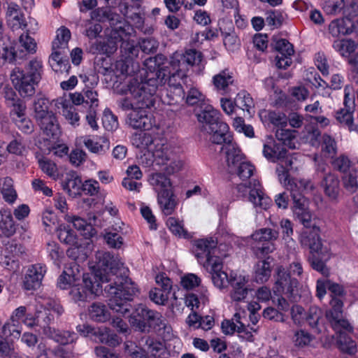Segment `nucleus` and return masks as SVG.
<instances>
[{"instance_id": "1", "label": "nucleus", "mask_w": 358, "mask_h": 358, "mask_svg": "<svg viewBox=\"0 0 358 358\" xmlns=\"http://www.w3.org/2000/svg\"><path fill=\"white\" fill-rule=\"evenodd\" d=\"M96 259L95 278L101 282H110L105 287L104 292L111 310L124 317L129 315V323L136 331L170 332L171 328L162 314L145 305H138L130 315L131 305L129 301L138 293V289L131 279L118 276L117 271L124 265L120 259L114 257L108 252L99 251L96 254Z\"/></svg>"}, {"instance_id": "2", "label": "nucleus", "mask_w": 358, "mask_h": 358, "mask_svg": "<svg viewBox=\"0 0 358 358\" xmlns=\"http://www.w3.org/2000/svg\"><path fill=\"white\" fill-rule=\"evenodd\" d=\"M153 73L148 75L147 82L139 83L138 78H131L127 90L135 101L136 106L128 115V124L134 129L149 130L155 124L153 115L148 109L156 101V89L160 81L154 79Z\"/></svg>"}, {"instance_id": "3", "label": "nucleus", "mask_w": 358, "mask_h": 358, "mask_svg": "<svg viewBox=\"0 0 358 358\" xmlns=\"http://www.w3.org/2000/svg\"><path fill=\"white\" fill-rule=\"evenodd\" d=\"M144 67L139 70L132 78H138L139 83L147 82L148 75L150 73L155 74V80L160 81L156 89V100L159 99L164 103L173 105L185 98V92L181 85L180 80L187 76H180L178 71L173 67L168 71L160 67L157 62V58L150 57L145 60Z\"/></svg>"}, {"instance_id": "4", "label": "nucleus", "mask_w": 358, "mask_h": 358, "mask_svg": "<svg viewBox=\"0 0 358 358\" xmlns=\"http://www.w3.org/2000/svg\"><path fill=\"white\" fill-rule=\"evenodd\" d=\"M292 169V162L287 159L281 163L277 169V173L280 183L290 192L293 200V212L295 215L301 214L302 211L308 209V201L303 196V193L312 191L314 185L310 180L290 179L289 171Z\"/></svg>"}, {"instance_id": "5", "label": "nucleus", "mask_w": 358, "mask_h": 358, "mask_svg": "<svg viewBox=\"0 0 358 358\" xmlns=\"http://www.w3.org/2000/svg\"><path fill=\"white\" fill-rule=\"evenodd\" d=\"M196 114L202 129L211 136L210 140L215 144L226 145L233 141L228 124L221 120L220 113L215 109L210 102Z\"/></svg>"}, {"instance_id": "6", "label": "nucleus", "mask_w": 358, "mask_h": 358, "mask_svg": "<svg viewBox=\"0 0 358 358\" xmlns=\"http://www.w3.org/2000/svg\"><path fill=\"white\" fill-rule=\"evenodd\" d=\"M42 61L31 60L24 69L15 67L10 73V80L22 97L33 96L36 87L41 79Z\"/></svg>"}, {"instance_id": "7", "label": "nucleus", "mask_w": 358, "mask_h": 358, "mask_svg": "<svg viewBox=\"0 0 358 358\" xmlns=\"http://www.w3.org/2000/svg\"><path fill=\"white\" fill-rule=\"evenodd\" d=\"M288 273L285 268L280 266L277 268L275 275V282L273 290L276 295H285L289 298L294 297L297 292L299 280L293 276L301 278L303 273L301 261L296 259L292 262L288 268Z\"/></svg>"}, {"instance_id": "8", "label": "nucleus", "mask_w": 358, "mask_h": 358, "mask_svg": "<svg viewBox=\"0 0 358 358\" xmlns=\"http://www.w3.org/2000/svg\"><path fill=\"white\" fill-rule=\"evenodd\" d=\"M174 147L168 143L164 139L158 138L146 158V166L155 164L157 166L169 165L166 171L169 174L179 171L183 166L184 162L181 159H176Z\"/></svg>"}, {"instance_id": "9", "label": "nucleus", "mask_w": 358, "mask_h": 358, "mask_svg": "<svg viewBox=\"0 0 358 358\" xmlns=\"http://www.w3.org/2000/svg\"><path fill=\"white\" fill-rule=\"evenodd\" d=\"M222 246L221 241L217 237L196 239L192 243V252L198 263L208 270L209 264L217 259L227 257V252L221 251Z\"/></svg>"}, {"instance_id": "10", "label": "nucleus", "mask_w": 358, "mask_h": 358, "mask_svg": "<svg viewBox=\"0 0 358 358\" xmlns=\"http://www.w3.org/2000/svg\"><path fill=\"white\" fill-rule=\"evenodd\" d=\"M222 150L225 153L229 172L236 171L243 181L254 178L255 172L254 165L243 160V155L236 143L232 141L229 143L223 145Z\"/></svg>"}, {"instance_id": "11", "label": "nucleus", "mask_w": 358, "mask_h": 358, "mask_svg": "<svg viewBox=\"0 0 358 358\" xmlns=\"http://www.w3.org/2000/svg\"><path fill=\"white\" fill-rule=\"evenodd\" d=\"M327 289L331 293V308L326 312V317L331 326L337 329L342 327L348 331L352 330V326L346 320L343 319V301L338 297L345 294L343 285L327 280Z\"/></svg>"}, {"instance_id": "12", "label": "nucleus", "mask_w": 358, "mask_h": 358, "mask_svg": "<svg viewBox=\"0 0 358 358\" xmlns=\"http://www.w3.org/2000/svg\"><path fill=\"white\" fill-rule=\"evenodd\" d=\"M238 196L246 198L255 208L266 210L271 204V199L266 195L259 181L251 178L248 183H240L236 186Z\"/></svg>"}, {"instance_id": "13", "label": "nucleus", "mask_w": 358, "mask_h": 358, "mask_svg": "<svg viewBox=\"0 0 358 358\" xmlns=\"http://www.w3.org/2000/svg\"><path fill=\"white\" fill-rule=\"evenodd\" d=\"M133 31L134 29L131 25L119 21L118 24L113 29V36L115 41L108 40L107 44L103 43L101 45V51L104 54L110 55L116 51L117 48V42L122 41V49L128 52L129 55H136L138 50L134 41L125 39Z\"/></svg>"}, {"instance_id": "14", "label": "nucleus", "mask_w": 358, "mask_h": 358, "mask_svg": "<svg viewBox=\"0 0 358 358\" xmlns=\"http://www.w3.org/2000/svg\"><path fill=\"white\" fill-rule=\"evenodd\" d=\"M64 313L62 306L56 301L48 302L43 310L38 311L36 317L31 315H27L23 320V323L28 327L32 328L35 326L39 327L43 329L45 334V329L55 320V315H61Z\"/></svg>"}, {"instance_id": "15", "label": "nucleus", "mask_w": 358, "mask_h": 358, "mask_svg": "<svg viewBox=\"0 0 358 358\" xmlns=\"http://www.w3.org/2000/svg\"><path fill=\"white\" fill-rule=\"evenodd\" d=\"M202 60L201 52L188 49L185 52H175L170 57V67L178 69L180 76H187L189 66H199Z\"/></svg>"}, {"instance_id": "16", "label": "nucleus", "mask_w": 358, "mask_h": 358, "mask_svg": "<svg viewBox=\"0 0 358 358\" xmlns=\"http://www.w3.org/2000/svg\"><path fill=\"white\" fill-rule=\"evenodd\" d=\"M101 292L102 287L99 282H93L90 278L83 275L82 282H77L71 287L69 294L76 303L80 304L98 296Z\"/></svg>"}, {"instance_id": "17", "label": "nucleus", "mask_w": 358, "mask_h": 358, "mask_svg": "<svg viewBox=\"0 0 358 358\" xmlns=\"http://www.w3.org/2000/svg\"><path fill=\"white\" fill-rule=\"evenodd\" d=\"M320 229L313 226L311 229H304L300 234L299 241L303 248L310 250V253H317L324 258L330 256V250L324 245L320 236Z\"/></svg>"}, {"instance_id": "18", "label": "nucleus", "mask_w": 358, "mask_h": 358, "mask_svg": "<svg viewBox=\"0 0 358 358\" xmlns=\"http://www.w3.org/2000/svg\"><path fill=\"white\" fill-rule=\"evenodd\" d=\"M155 280L159 287L151 289L149 292V297L155 303L164 305L169 298L172 289V282L165 273L157 274Z\"/></svg>"}, {"instance_id": "19", "label": "nucleus", "mask_w": 358, "mask_h": 358, "mask_svg": "<svg viewBox=\"0 0 358 358\" xmlns=\"http://www.w3.org/2000/svg\"><path fill=\"white\" fill-rule=\"evenodd\" d=\"M275 48L278 52L275 57V65L278 69H285L292 63V57L294 53L293 45L285 38L275 41Z\"/></svg>"}, {"instance_id": "20", "label": "nucleus", "mask_w": 358, "mask_h": 358, "mask_svg": "<svg viewBox=\"0 0 358 358\" xmlns=\"http://www.w3.org/2000/svg\"><path fill=\"white\" fill-rule=\"evenodd\" d=\"M83 274L80 264L76 262H70L67 264L62 275L57 280V285L60 289L71 288L77 282L80 280Z\"/></svg>"}, {"instance_id": "21", "label": "nucleus", "mask_w": 358, "mask_h": 358, "mask_svg": "<svg viewBox=\"0 0 358 358\" xmlns=\"http://www.w3.org/2000/svg\"><path fill=\"white\" fill-rule=\"evenodd\" d=\"M46 271V266L41 264L30 266L23 278V288L27 290H33L38 288L41 285Z\"/></svg>"}, {"instance_id": "22", "label": "nucleus", "mask_w": 358, "mask_h": 358, "mask_svg": "<svg viewBox=\"0 0 358 358\" xmlns=\"http://www.w3.org/2000/svg\"><path fill=\"white\" fill-rule=\"evenodd\" d=\"M287 151L284 148L277 145L272 137L268 138L266 143L264 144L263 155L264 156L271 162H276L279 160V163L276 170L279 166L287 159L291 160L293 163L292 158L286 156Z\"/></svg>"}, {"instance_id": "23", "label": "nucleus", "mask_w": 358, "mask_h": 358, "mask_svg": "<svg viewBox=\"0 0 358 358\" xmlns=\"http://www.w3.org/2000/svg\"><path fill=\"white\" fill-rule=\"evenodd\" d=\"M217 259L215 262L209 264V270L212 275V280L215 287L219 289H223L231 283V275L222 271V259Z\"/></svg>"}, {"instance_id": "24", "label": "nucleus", "mask_w": 358, "mask_h": 358, "mask_svg": "<svg viewBox=\"0 0 358 358\" xmlns=\"http://www.w3.org/2000/svg\"><path fill=\"white\" fill-rule=\"evenodd\" d=\"M148 182L157 196L173 192L171 179L164 173L157 172L151 174Z\"/></svg>"}, {"instance_id": "25", "label": "nucleus", "mask_w": 358, "mask_h": 358, "mask_svg": "<svg viewBox=\"0 0 358 358\" xmlns=\"http://www.w3.org/2000/svg\"><path fill=\"white\" fill-rule=\"evenodd\" d=\"M248 278L242 275L231 274V291L230 293L231 298L233 301H241L246 298L248 289L246 283Z\"/></svg>"}, {"instance_id": "26", "label": "nucleus", "mask_w": 358, "mask_h": 358, "mask_svg": "<svg viewBox=\"0 0 358 358\" xmlns=\"http://www.w3.org/2000/svg\"><path fill=\"white\" fill-rule=\"evenodd\" d=\"M124 224L119 222L113 225L111 229L106 231L104 240L110 248L120 249L124 243Z\"/></svg>"}, {"instance_id": "27", "label": "nucleus", "mask_w": 358, "mask_h": 358, "mask_svg": "<svg viewBox=\"0 0 358 358\" xmlns=\"http://www.w3.org/2000/svg\"><path fill=\"white\" fill-rule=\"evenodd\" d=\"M7 23L13 30L24 29L27 22L24 14L19 6L15 3H10L7 10Z\"/></svg>"}, {"instance_id": "28", "label": "nucleus", "mask_w": 358, "mask_h": 358, "mask_svg": "<svg viewBox=\"0 0 358 358\" xmlns=\"http://www.w3.org/2000/svg\"><path fill=\"white\" fill-rule=\"evenodd\" d=\"M66 55V50L52 49V52L49 57V64L54 71L69 73L71 66Z\"/></svg>"}, {"instance_id": "29", "label": "nucleus", "mask_w": 358, "mask_h": 358, "mask_svg": "<svg viewBox=\"0 0 358 358\" xmlns=\"http://www.w3.org/2000/svg\"><path fill=\"white\" fill-rule=\"evenodd\" d=\"M43 133L48 137L57 136L59 133V127L56 116L51 111L42 117L35 118Z\"/></svg>"}, {"instance_id": "30", "label": "nucleus", "mask_w": 358, "mask_h": 358, "mask_svg": "<svg viewBox=\"0 0 358 358\" xmlns=\"http://www.w3.org/2000/svg\"><path fill=\"white\" fill-rule=\"evenodd\" d=\"M353 27L352 20L348 17L337 18L332 20L328 27L329 34L333 37H338L341 35L345 36L352 34Z\"/></svg>"}, {"instance_id": "31", "label": "nucleus", "mask_w": 358, "mask_h": 358, "mask_svg": "<svg viewBox=\"0 0 358 358\" xmlns=\"http://www.w3.org/2000/svg\"><path fill=\"white\" fill-rule=\"evenodd\" d=\"M333 328L338 333L337 336L338 348L345 353L349 355L355 354L357 350V343L346 334V332H352L353 329L348 331L342 327H339L337 329L333 327Z\"/></svg>"}, {"instance_id": "32", "label": "nucleus", "mask_w": 358, "mask_h": 358, "mask_svg": "<svg viewBox=\"0 0 358 358\" xmlns=\"http://www.w3.org/2000/svg\"><path fill=\"white\" fill-rule=\"evenodd\" d=\"M57 105L59 108L61 107L62 115L70 124L74 127L79 125L80 117L70 100L60 97L57 99Z\"/></svg>"}, {"instance_id": "33", "label": "nucleus", "mask_w": 358, "mask_h": 358, "mask_svg": "<svg viewBox=\"0 0 358 358\" xmlns=\"http://www.w3.org/2000/svg\"><path fill=\"white\" fill-rule=\"evenodd\" d=\"M45 335L53 339L61 345L72 343L77 339V334L75 332L55 330L52 329L50 325H48L47 329H45Z\"/></svg>"}, {"instance_id": "34", "label": "nucleus", "mask_w": 358, "mask_h": 358, "mask_svg": "<svg viewBox=\"0 0 358 358\" xmlns=\"http://www.w3.org/2000/svg\"><path fill=\"white\" fill-rule=\"evenodd\" d=\"M213 83L217 91L225 94L234 83L233 73L227 69L223 70L213 77Z\"/></svg>"}, {"instance_id": "35", "label": "nucleus", "mask_w": 358, "mask_h": 358, "mask_svg": "<svg viewBox=\"0 0 358 358\" xmlns=\"http://www.w3.org/2000/svg\"><path fill=\"white\" fill-rule=\"evenodd\" d=\"M340 181L335 175L329 173L326 175L322 182L325 195L331 201L337 199L339 191Z\"/></svg>"}, {"instance_id": "36", "label": "nucleus", "mask_w": 358, "mask_h": 358, "mask_svg": "<svg viewBox=\"0 0 358 358\" xmlns=\"http://www.w3.org/2000/svg\"><path fill=\"white\" fill-rule=\"evenodd\" d=\"M234 103L236 108L241 109L244 112V116L251 117L255 113V103L250 94L245 91H241L238 93Z\"/></svg>"}, {"instance_id": "37", "label": "nucleus", "mask_w": 358, "mask_h": 358, "mask_svg": "<svg viewBox=\"0 0 358 358\" xmlns=\"http://www.w3.org/2000/svg\"><path fill=\"white\" fill-rule=\"evenodd\" d=\"M157 202L162 213L166 216L172 215L178 206L177 197L173 192L159 194L157 196Z\"/></svg>"}, {"instance_id": "38", "label": "nucleus", "mask_w": 358, "mask_h": 358, "mask_svg": "<svg viewBox=\"0 0 358 358\" xmlns=\"http://www.w3.org/2000/svg\"><path fill=\"white\" fill-rule=\"evenodd\" d=\"M332 47L341 57L349 58L357 48V43L350 38L335 40Z\"/></svg>"}, {"instance_id": "39", "label": "nucleus", "mask_w": 358, "mask_h": 358, "mask_svg": "<svg viewBox=\"0 0 358 358\" xmlns=\"http://www.w3.org/2000/svg\"><path fill=\"white\" fill-rule=\"evenodd\" d=\"M158 138H153L152 136L145 132L135 133L131 137V142L134 146L142 150H147L148 155L151 151L155 141Z\"/></svg>"}, {"instance_id": "40", "label": "nucleus", "mask_w": 358, "mask_h": 358, "mask_svg": "<svg viewBox=\"0 0 358 358\" xmlns=\"http://www.w3.org/2000/svg\"><path fill=\"white\" fill-rule=\"evenodd\" d=\"M145 346L148 352L155 358H167L169 355L164 344L154 338H146Z\"/></svg>"}, {"instance_id": "41", "label": "nucleus", "mask_w": 358, "mask_h": 358, "mask_svg": "<svg viewBox=\"0 0 358 358\" xmlns=\"http://www.w3.org/2000/svg\"><path fill=\"white\" fill-rule=\"evenodd\" d=\"M90 248L86 244L73 245L66 251L67 256L73 262L79 264L80 262H85L89 256Z\"/></svg>"}, {"instance_id": "42", "label": "nucleus", "mask_w": 358, "mask_h": 358, "mask_svg": "<svg viewBox=\"0 0 358 358\" xmlns=\"http://www.w3.org/2000/svg\"><path fill=\"white\" fill-rule=\"evenodd\" d=\"M90 317L96 322H105L110 319V313L106 306L101 303H93L89 308Z\"/></svg>"}, {"instance_id": "43", "label": "nucleus", "mask_w": 358, "mask_h": 358, "mask_svg": "<svg viewBox=\"0 0 358 358\" xmlns=\"http://www.w3.org/2000/svg\"><path fill=\"white\" fill-rule=\"evenodd\" d=\"M63 189L71 196L81 194L83 182L80 177L77 176H68L62 183Z\"/></svg>"}, {"instance_id": "44", "label": "nucleus", "mask_w": 358, "mask_h": 358, "mask_svg": "<svg viewBox=\"0 0 358 358\" xmlns=\"http://www.w3.org/2000/svg\"><path fill=\"white\" fill-rule=\"evenodd\" d=\"M185 102L189 106L197 104L200 108H203V106L208 103L210 101L199 88L192 87L187 92Z\"/></svg>"}, {"instance_id": "45", "label": "nucleus", "mask_w": 358, "mask_h": 358, "mask_svg": "<svg viewBox=\"0 0 358 358\" xmlns=\"http://www.w3.org/2000/svg\"><path fill=\"white\" fill-rule=\"evenodd\" d=\"M358 170L352 168L350 171L345 173L342 176V183L343 187L350 194L355 193L358 190Z\"/></svg>"}, {"instance_id": "46", "label": "nucleus", "mask_w": 358, "mask_h": 358, "mask_svg": "<svg viewBox=\"0 0 358 358\" xmlns=\"http://www.w3.org/2000/svg\"><path fill=\"white\" fill-rule=\"evenodd\" d=\"M125 9L127 10L125 13H124V15L129 21V22L132 24V26L140 29L144 33L150 34L152 32L153 29L151 27L144 29L145 17L143 13H141L140 11L131 12V10H128V8H126Z\"/></svg>"}, {"instance_id": "47", "label": "nucleus", "mask_w": 358, "mask_h": 358, "mask_svg": "<svg viewBox=\"0 0 358 358\" xmlns=\"http://www.w3.org/2000/svg\"><path fill=\"white\" fill-rule=\"evenodd\" d=\"M271 273V262L267 259L259 262L255 266V279L257 282H266Z\"/></svg>"}, {"instance_id": "48", "label": "nucleus", "mask_w": 358, "mask_h": 358, "mask_svg": "<svg viewBox=\"0 0 358 358\" xmlns=\"http://www.w3.org/2000/svg\"><path fill=\"white\" fill-rule=\"evenodd\" d=\"M39 168L49 178L57 180L59 177V171L57 164L46 157L42 156L38 159Z\"/></svg>"}, {"instance_id": "49", "label": "nucleus", "mask_w": 358, "mask_h": 358, "mask_svg": "<svg viewBox=\"0 0 358 358\" xmlns=\"http://www.w3.org/2000/svg\"><path fill=\"white\" fill-rule=\"evenodd\" d=\"M0 229L6 237H10L15 233L16 227L10 211L4 210V212L1 213Z\"/></svg>"}, {"instance_id": "50", "label": "nucleus", "mask_w": 358, "mask_h": 358, "mask_svg": "<svg viewBox=\"0 0 358 358\" xmlns=\"http://www.w3.org/2000/svg\"><path fill=\"white\" fill-rule=\"evenodd\" d=\"M23 56L22 51L18 54L15 50V48L11 43L0 45V60H1L2 63H12L15 61L17 58H21Z\"/></svg>"}, {"instance_id": "51", "label": "nucleus", "mask_w": 358, "mask_h": 358, "mask_svg": "<svg viewBox=\"0 0 358 358\" xmlns=\"http://www.w3.org/2000/svg\"><path fill=\"white\" fill-rule=\"evenodd\" d=\"M71 38L70 30L65 27H62L57 30V35L55 40L52 41V49H63L68 48V43Z\"/></svg>"}, {"instance_id": "52", "label": "nucleus", "mask_w": 358, "mask_h": 358, "mask_svg": "<svg viewBox=\"0 0 358 358\" xmlns=\"http://www.w3.org/2000/svg\"><path fill=\"white\" fill-rule=\"evenodd\" d=\"M336 118L341 124L346 127L350 131L357 130V126L353 122L351 108H342L337 111Z\"/></svg>"}, {"instance_id": "53", "label": "nucleus", "mask_w": 358, "mask_h": 358, "mask_svg": "<svg viewBox=\"0 0 358 358\" xmlns=\"http://www.w3.org/2000/svg\"><path fill=\"white\" fill-rule=\"evenodd\" d=\"M22 331L21 323L16 320H9L2 327L3 336L6 338H19Z\"/></svg>"}, {"instance_id": "54", "label": "nucleus", "mask_w": 358, "mask_h": 358, "mask_svg": "<svg viewBox=\"0 0 358 358\" xmlns=\"http://www.w3.org/2000/svg\"><path fill=\"white\" fill-rule=\"evenodd\" d=\"M166 225L169 230L176 236L179 237L187 238L188 232L184 228L182 221L174 217H170L166 220Z\"/></svg>"}, {"instance_id": "55", "label": "nucleus", "mask_w": 358, "mask_h": 358, "mask_svg": "<svg viewBox=\"0 0 358 358\" xmlns=\"http://www.w3.org/2000/svg\"><path fill=\"white\" fill-rule=\"evenodd\" d=\"M330 257L331 255L328 258H324L322 255H317V253H311L308 259V261L314 270L324 275L327 273V268L325 262L329 260Z\"/></svg>"}, {"instance_id": "56", "label": "nucleus", "mask_w": 358, "mask_h": 358, "mask_svg": "<svg viewBox=\"0 0 358 358\" xmlns=\"http://www.w3.org/2000/svg\"><path fill=\"white\" fill-rule=\"evenodd\" d=\"M278 236V231L268 228H263L256 231L252 235V238L255 241L262 243L275 240Z\"/></svg>"}, {"instance_id": "57", "label": "nucleus", "mask_w": 358, "mask_h": 358, "mask_svg": "<svg viewBox=\"0 0 358 358\" xmlns=\"http://www.w3.org/2000/svg\"><path fill=\"white\" fill-rule=\"evenodd\" d=\"M296 131L294 130L285 129L283 127L279 128L275 132L276 138L282 141L285 145L290 148H294V143Z\"/></svg>"}, {"instance_id": "58", "label": "nucleus", "mask_w": 358, "mask_h": 358, "mask_svg": "<svg viewBox=\"0 0 358 358\" xmlns=\"http://www.w3.org/2000/svg\"><path fill=\"white\" fill-rule=\"evenodd\" d=\"M241 315L240 313H236L234 315V320L238 324L237 326L236 331L239 334V336L242 338L252 341L253 338L252 331H256L252 327L249 328L247 327L241 320Z\"/></svg>"}, {"instance_id": "59", "label": "nucleus", "mask_w": 358, "mask_h": 358, "mask_svg": "<svg viewBox=\"0 0 358 358\" xmlns=\"http://www.w3.org/2000/svg\"><path fill=\"white\" fill-rule=\"evenodd\" d=\"M42 222L45 227V230L48 233H51L52 229L56 228L58 224V217L52 210H46L43 213Z\"/></svg>"}, {"instance_id": "60", "label": "nucleus", "mask_w": 358, "mask_h": 358, "mask_svg": "<svg viewBox=\"0 0 358 358\" xmlns=\"http://www.w3.org/2000/svg\"><path fill=\"white\" fill-rule=\"evenodd\" d=\"M102 123L103 127L108 131H114L119 125L117 116L109 108H106L103 111Z\"/></svg>"}, {"instance_id": "61", "label": "nucleus", "mask_w": 358, "mask_h": 358, "mask_svg": "<svg viewBox=\"0 0 358 358\" xmlns=\"http://www.w3.org/2000/svg\"><path fill=\"white\" fill-rule=\"evenodd\" d=\"M345 6V0H326L323 9L328 15L340 13Z\"/></svg>"}, {"instance_id": "62", "label": "nucleus", "mask_w": 358, "mask_h": 358, "mask_svg": "<svg viewBox=\"0 0 358 358\" xmlns=\"http://www.w3.org/2000/svg\"><path fill=\"white\" fill-rule=\"evenodd\" d=\"M57 236L59 241L64 243L73 245L76 243V236L75 233L65 226H59L57 229Z\"/></svg>"}, {"instance_id": "63", "label": "nucleus", "mask_w": 358, "mask_h": 358, "mask_svg": "<svg viewBox=\"0 0 358 358\" xmlns=\"http://www.w3.org/2000/svg\"><path fill=\"white\" fill-rule=\"evenodd\" d=\"M201 278L194 273H187L181 277L180 285L186 290H191L199 287Z\"/></svg>"}, {"instance_id": "64", "label": "nucleus", "mask_w": 358, "mask_h": 358, "mask_svg": "<svg viewBox=\"0 0 358 358\" xmlns=\"http://www.w3.org/2000/svg\"><path fill=\"white\" fill-rule=\"evenodd\" d=\"M138 44L143 52L149 54L157 50L159 43L152 37H145L140 38Z\"/></svg>"}]
</instances>
